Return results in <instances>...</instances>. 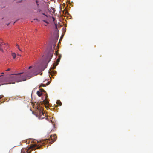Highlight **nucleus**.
<instances>
[{"mask_svg": "<svg viewBox=\"0 0 153 153\" xmlns=\"http://www.w3.org/2000/svg\"><path fill=\"white\" fill-rule=\"evenodd\" d=\"M62 36L60 37V39L59 40V43L60 42V40L62 39Z\"/></svg>", "mask_w": 153, "mask_h": 153, "instance_id": "obj_24", "label": "nucleus"}, {"mask_svg": "<svg viewBox=\"0 0 153 153\" xmlns=\"http://www.w3.org/2000/svg\"><path fill=\"white\" fill-rule=\"evenodd\" d=\"M52 120H48V122L50 123H51V124H52V128H50V130H51V131H54V129H55V124H54V123H53V121H52Z\"/></svg>", "mask_w": 153, "mask_h": 153, "instance_id": "obj_8", "label": "nucleus"}, {"mask_svg": "<svg viewBox=\"0 0 153 153\" xmlns=\"http://www.w3.org/2000/svg\"><path fill=\"white\" fill-rule=\"evenodd\" d=\"M3 46L1 44H0V51L2 52L4 51L3 48Z\"/></svg>", "mask_w": 153, "mask_h": 153, "instance_id": "obj_15", "label": "nucleus"}, {"mask_svg": "<svg viewBox=\"0 0 153 153\" xmlns=\"http://www.w3.org/2000/svg\"><path fill=\"white\" fill-rule=\"evenodd\" d=\"M36 112L37 113V114H38L39 115L40 117L42 119L45 118L44 117H41L42 115L44 116H46V115L47 116V113H45V112H43L42 108H40L38 107L37 109L36 110Z\"/></svg>", "mask_w": 153, "mask_h": 153, "instance_id": "obj_4", "label": "nucleus"}, {"mask_svg": "<svg viewBox=\"0 0 153 153\" xmlns=\"http://www.w3.org/2000/svg\"><path fill=\"white\" fill-rule=\"evenodd\" d=\"M48 63V55L47 54H45L43 55V60L42 62H37L36 63V65L33 66V67L35 66H45L46 67L47 66ZM29 67H33L32 66H30Z\"/></svg>", "mask_w": 153, "mask_h": 153, "instance_id": "obj_3", "label": "nucleus"}, {"mask_svg": "<svg viewBox=\"0 0 153 153\" xmlns=\"http://www.w3.org/2000/svg\"><path fill=\"white\" fill-rule=\"evenodd\" d=\"M58 52H57V51H56V55H58Z\"/></svg>", "mask_w": 153, "mask_h": 153, "instance_id": "obj_26", "label": "nucleus"}, {"mask_svg": "<svg viewBox=\"0 0 153 153\" xmlns=\"http://www.w3.org/2000/svg\"><path fill=\"white\" fill-rule=\"evenodd\" d=\"M49 101V100L48 99V101ZM48 108H49V103H48Z\"/></svg>", "mask_w": 153, "mask_h": 153, "instance_id": "obj_28", "label": "nucleus"}, {"mask_svg": "<svg viewBox=\"0 0 153 153\" xmlns=\"http://www.w3.org/2000/svg\"><path fill=\"white\" fill-rule=\"evenodd\" d=\"M54 38L51 37L50 38V41L48 43V49L51 50V58L53 53V49L56 46V42L58 39L59 35L57 32L54 33Z\"/></svg>", "mask_w": 153, "mask_h": 153, "instance_id": "obj_1", "label": "nucleus"}, {"mask_svg": "<svg viewBox=\"0 0 153 153\" xmlns=\"http://www.w3.org/2000/svg\"><path fill=\"white\" fill-rule=\"evenodd\" d=\"M24 76H25L26 77H27L28 76L27 75V74H24Z\"/></svg>", "mask_w": 153, "mask_h": 153, "instance_id": "obj_21", "label": "nucleus"}, {"mask_svg": "<svg viewBox=\"0 0 153 153\" xmlns=\"http://www.w3.org/2000/svg\"><path fill=\"white\" fill-rule=\"evenodd\" d=\"M48 58H49V55H48Z\"/></svg>", "mask_w": 153, "mask_h": 153, "instance_id": "obj_42", "label": "nucleus"}, {"mask_svg": "<svg viewBox=\"0 0 153 153\" xmlns=\"http://www.w3.org/2000/svg\"><path fill=\"white\" fill-rule=\"evenodd\" d=\"M48 73H50V72H49V71H48Z\"/></svg>", "mask_w": 153, "mask_h": 153, "instance_id": "obj_39", "label": "nucleus"}, {"mask_svg": "<svg viewBox=\"0 0 153 153\" xmlns=\"http://www.w3.org/2000/svg\"><path fill=\"white\" fill-rule=\"evenodd\" d=\"M49 77H50V81H48V85L50 83V82H51V78L50 77V76H49Z\"/></svg>", "mask_w": 153, "mask_h": 153, "instance_id": "obj_18", "label": "nucleus"}, {"mask_svg": "<svg viewBox=\"0 0 153 153\" xmlns=\"http://www.w3.org/2000/svg\"><path fill=\"white\" fill-rule=\"evenodd\" d=\"M15 74H13L12 75L10 76L11 77H14L15 76Z\"/></svg>", "mask_w": 153, "mask_h": 153, "instance_id": "obj_20", "label": "nucleus"}, {"mask_svg": "<svg viewBox=\"0 0 153 153\" xmlns=\"http://www.w3.org/2000/svg\"><path fill=\"white\" fill-rule=\"evenodd\" d=\"M56 137L55 134L51 135L49 138H48V144L50 145L56 141Z\"/></svg>", "mask_w": 153, "mask_h": 153, "instance_id": "obj_6", "label": "nucleus"}, {"mask_svg": "<svg viewBox=\"0 0 153 153\" xmlns=\"http://www.w3.org/2000/svg\"><path fill=\"white\" fill-rule=\"evenodd\" d=\"M9 23H8L7 24V25L8 26L9 25Z\"/></svg>", "mask_w": 153, "mask_h": 153, "instance_id": "obj_34", "label": "nucleus"}, {"mask_svg": "<svg viewBox=\"0 0 153 153\" xmlns=\"http://www.w3.org/2000/svg\"><path fill=\"white\" fill-rule=\"evenodd\" d=\"M10 70V69L9 68H8L7 69V70H6V71H9Z\"/></svg>", "mask_w": 153, "mask_h": 153, "instance_id": "obj_27", "label": "nucleus"}, {"mask_svg": "<svg viewBox=\"0 0 153 153\" xmlns=\"http://www.w3.org/2000/svg\"><path fill=\"white\" fill-rule=\"evenodd\" d=\"M55 25H56V24H55Z\"/></svg>", "mask_w": 153, "mask_h": 153, "instance_id": "obj_43", "label": "nucleus"}, {"mask_svg": "<svg viewBox=\"0 0 153 153\" xmlns=\"http://www.w3.org/2000/svg\"><path fill=\"white\" fill-rule=\"evenodd\" d=\"M1 76V75H0V76Z\"/></svg>", "mask_w": 153, "mask_h": 153, "instance_id": "obj_44", "label": "nucleus"}, {"mask_svg": "<svg viewBox=\"0 0 153 153\" xmlns=\"http://www.w3.org/2000/svg\"><path fill=\"white\" fill-rule=\"evenodd\" d=\"M60 60V59L58 57L56 62L53 63V65L52 67H56V66H57L58 65Z\"/></svg>", "mask_w": 153, "mask_h": 153, "instance_id": "obj_10", "label": "nucleus"}, {"mask_svg": "<svg viewBox=\"0 0 153 153\" xmlns=\"http://www.w3.org/2000/svg\"><path fill=\"white\" fill-rule=\"evenodd\" d=\"M1 43L2 44H4V45H8V44L7 43H3V42H2V43Z\"/></svg>", "mask_w": 153, "mask_h": 153, "instance_id": "obj_22", "label": "nucleus"}, {"mask_svg": "<svg viewBox=\"0 0 153 153\" xmlns=\"http://www.w3.org/2000/svg\"><path fill=\"white\" fill-rule=\"evenodd\" d=\"M48 96H46L45 97V99L43 100V102L45 105V107L47 109H48V100L47 99Z\"/></svg>", "mask_w": 153, "mask_h": 153, "instance_id": "obj_9", "label": "nucleus"}, {"mask_svg": "<svg viewBox=\"0 0 153 153\" xmlns=\"http://www.w3.org/2000/svg\"><path fill=\"white\" fill-rule=\"evenodd\" d=\"M50 61V60H48V62H49Z\"/></svg>", "mask_w": 153, "mask_h": 153, "instance_id": "obj_37", "label": "nucleus"}, {"mask_svg": "<svg viewBox=\"0 0 153 153\" xmlns=\"http://www.w3.org/2000/svg\"><path fill=\"white\" fill-rule=\"evenodd\" d=\"M60 60V59L58 57L56 62L53 63V65L52 67H56V66H57L58 65Z\"/></svg>", "mask_w": 153, "mask_h": 153, "instance_id": "obj_11", "label": "nucleus"}, {"mask_svg": "<svg viewBox=\"0 0 153 153\" xmlns=\"http://www.w3.org/2000/svg\"><path fill=\"white\" fill-rule=\"evenodd\" d=\"M4 74V73L3 72L1 74Z\"/></svg>", "mask_w": 153, "mask_h": 153, "instance_id": "obj_31", "label": "nucleus"}, {"mask_svg": "<svg viewBox=\"0 0 153 153\" xmlns=\"http://www.w3.org/2000/svg\"><path fill=\"white\" fill-rule=\"evenodd\" d=\"M41 91V92H42L43 91H44V90L43 89H40V91Z\"/></svg>", "mask_w": 153, "mask_h": 153, "instance_id": "obj_19", "label": "nucleus"}, {"mask_svg": "<svg viewBox=\"0 0 153 153\" xmlns=\"http://www.w3.org/2000/svg\"><path fill=\"white\" fill-rule=\"evenodd\" d=\"M53 68V69H54L55 68H56L55 67H54V68Z\"/></svg>", "mask_w": 153, "mask_h": 153, "instance_id": "obj_32", "label": "nucleus"}, {"mask_svg": "<svg viewBox=\"0 0 153 153\" xmlns=\"http://www.w3.org/2000/svg\"><path fill=\"white\" fill-rule=\"evenodd\" d=\"M43 86H44V85H45L44 84H43Z\"/></svg>", "mask_w": 153, "mask_h": 153, "instance_id": "obj_38", "label": "nucleus"}, {"mask_svg": "<svg viewBox=\"0 0 153 153\" xmlns=\"http://www.w3.org/2000/svg\"><path fill=\"white\" fill-rule=\"evenodd\" d=\"M37 94L40 97L42 95V93L41 92V91H37Z\"/></svg>", "mask_w": 153, "mask_h": 153, "instance_id": "obj_13", "label": "nucleus"}, {"mask_svg": "<svg viewBox=\"0 0 153 153\" xmlns=\"http://www.w3.org/2000/svg\"><path fill=\"white\" fill-rule=\"evenodd\" d=\"M3 97V95H0V99H1Z\"/></svg>", "mask_w": 153, "mask_h": 153, "instance_id": "obj_23", "label": "nucleus"}, {"mask_svg": "<svg viewBox=\"0 0 153 153\" xmlns=\"http://www.w3.org/2000/svg\"><path fill=\"white\" fill-rule=\"evenodd\" d=\"M38 68H34L33 71L31 72V74L33 75H36L39 73V71L38 69Z\"/></svg>", "mask_w": 153, "mask_h": 153, "instance_id": "obj_7", "label": "nucleus"}, {"mask_svg": "<svg viewBox=\"0 0 153 153\" xmlns=\"http://www.w3.org/2000/svg\"><path fill=\"white\" fill-rule=\"evenodd\" d=\"M16 46H17V48L19 49V50L21 52H22V51L21 50L20 48L19 47L18 44L16 45Z\"/></svg>", "mask_w": 153, "mask_h": 153, "instance_id": "obj_17", "label": "nucleus"}, {"mask_svg": "<svg viewBox=\"0 0 153 153\" xmlns=\"http://www.w3.org/2000/svg\"><path fill=\"white\" fill-rule=\"evenodd\" d=\"M49 117V116H48V117ZM48 119H49V118H48ZM48 120H49V119H48Z\"/></svg>", "mask_w": 153, "mask_h": 153, "instance_id": "obj_35", "label": "nucleus"}, {"mask_svg": "<svg viewBox=\"0 0 153 153\" xmlns=\"http://www.w3.org/2000/svg\"><path fill=\"white\" fill-rule=\"evenodd\" d=\"M48 140L47 139L42 140L40 143L37 142V143H33L30 145V148L33 149L32 150H35L36 149H39L42 145H46L47 147L48 145H47Z\"/></svg>", "mask_w": 153, "mask_h": 153, "instance_id": "obj_2", "label": "nucleus"}, {"mask_svg": "<svg viewBox=\"0 0 153 153\" xmlns=\"http://www.w3.org/2000/svg\"><path fill=\"white\" fill-rule=\"evenodd\" d=\"M31 68L29 67V69H30V68Z\"/></svg>", "mask_w": 153, "mask_h": 153, "instance_id": "obj_40", "label": "nucleus"}, {"mask_svg": "<svg viewBox=\"0 0 153 153\" xmlns=\"http://www.w3.org/2000/svg\"><path fill=\"white\" fill-rule=\"evenodd\" d=\"M43 21L45 23V24L43 23V24L45 26H47L48 24V22L47 20H43Z\"/></svg>", "mask_w": 153, "mask_h": 153, "instance_id": "obj_14", "label": "nucleus"}, {"mask_svg": "<svg viewBox=\"0 0 153 153\" xmlns=\"http://www.w3.org/2000/svg\"><path fill=\"white\" fill-rule=\"evenodd\" d=\"M56 103L57 104L60 106H61L62 103L59 100H58L56 101Z\"/></svg>", "mask_w": 153, "mask_h": 153, "instance_id": "obj_12", "label": "nucleus"}, {"mask_svg": "<svg viewBox=\"0 0 153 153\" xmlns=\"http://www.w3.org/2000/svg\"><path fill=\"white\" fill-rule=\"evenodd\" d=\"M55 11V8L54 7H51V8H50L49 9H48V13L51 14V15L52 16L51 17L50 15L49 16L50 17V18L52 19H53V21L54 22L55 20V18L53 16V15H54V13Z\"/></svg>", "mask_w": 153, "mask_h": 153, "instance_id": "obj_5", "label": "nucleus"}, {"mask_svg": "<svg viewBox=\"0 0 153 153\" xmlns=\"http://www.w3.org/2000/svg\"><path fill=\"white\" fill-rule=\"evenodd\" d=\"M16 21H15V22H14L13 24H15V23H16Z\"/></svg>", "mask_w": 153, "mask_h": 153, "instance_id": "obj_29", "label": "nucleus"}, {"mask_svg": "<svg viewBox=\"0 0 153 153\" xmlns=\"http://www.w3.org/2000/svg\"><path fill=\"white\" fill-rule=\"evenodd\" d=\"M68 13V12L67 11H66L65 12V13Z\"/></svg>", "mask_w": 153, "mask_h": 153, "instance_id": "obj_33", "label": "nucleus"}, {"mask_svg": "<svg viewBox=\"0 0 153 153\" xmlns=\"http://www.w3.org/2000/svg\"><path fill=\"white\" fill-rule=\"evenodd\" d=\"M46 17H48V16H47V15H46Z\"/></svg>", "mask_w": 153, "mask_h": 153, "instance_id": "obj_41", "label": "nucleus"}, {"mask_svg": "<svg viewBox=\"0 0 153 153\" xmlns=\"http://www.w3.org/2000/svg\"><path fill=\"white\" fill-rule=\"evenodd\" d=\"M23 73H19V74H23Z\"/></svg>", "mask_w": 153, "mask_h": 153, "instance_id": "obj_36", "label": "nucleus"}, {"mask_svg": "<svg viewBox=\"0 0 153 153\" xmlns=\"http://www.w3.org/2000/svg\"><path fill=\"white\" fill-rule=\"evenodd\" d=\"M47 119H48V117H46L45 118V119L46 120H47Z\"/></svg>", "mask_w": 153, "mask_h": 153, "instance_id": "obj_30", "label": "nucleus"}, {"mask_svg": "<svg viewBox=\"0 0 153 153\" xmlns=\"http://www.w3.org/2000/svg\"><path fill=\"white\" fill-rule=\"evenodd\" d=\"M59 58L61 59V55H59L58 57Z\"/></svg>", "mask_w": 153, "mask_h": 153, "instance_id": "obj_25", "label": "nucleus"}, {"mask_svg": "<svg viewBox=\"0 0 153 153\" xmlns=\"http://www.w3.org/2000/svg\"><path fill=\"white\" fill-rule=\"evenodd\" d=\"M12 56L14 59L15 58L16 56V55L15 53H12Z\"/></svg>", "mask_w": 153, "mask_h": 153, "instance_id": "obj_16", "label": "nucleus"}]
</instances>
